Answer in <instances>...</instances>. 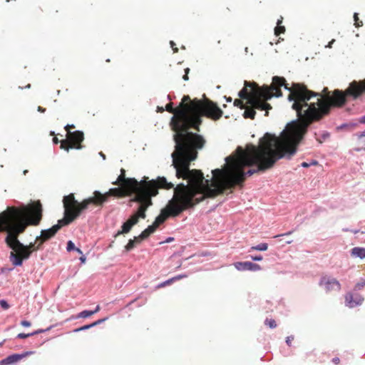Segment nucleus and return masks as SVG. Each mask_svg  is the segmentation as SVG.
<instances>
[{
  "instance_id": "1",
  "label": "nucleus",
  "mask_w": 365,
  "mask_h": 365,
  "mask_svg": "<svg viewBox=\"0 0 365 365\" xmlns=\"http://www.w3.org/2000/svg\"><path fill=\"white\" fill-rule=\"evenodd\" d=\"M302 128L297 125L287 126L279 137L265 133L258 145L249 144L244 150L237 148L235 153L225 158L224 169L212 171L213 179L203 177L202 187L207 197H215L226 189L242 185L246 175L271 169L276 162L283 158L290 159L300 143Z\"/></svg>"
},
{
  "instance_id": "2",
  "label": "nucleus",
  "mask_w": 365,
  "mask_h": 365,
  "mask_svg": "<svg viewBox=\"0 0 365 365\" xmlns=\"http://www.w3.org/2000/svg\"><path fill=\"white\" fill-rule=\"evenodd\" d=\"M42 218V205L40 201L29 206L8 207L0 213V232H6V242L14 251L10 253V260L14 266L22 265L23 260L39 250L42 245L37 237L34 242L24 245L18 240L29 225H38Z\"/></svg>"
},
{
  "instance_id": "3",
  "label": "nucleus",
  "mask_w": 365,
  "mask_h": 365,
  "mask_svg": "<svg viewBox=\"0 0 365 365\" xmlns=\"http://www.w3.org/2000/svg\"><path fill=\"white\" fill-rule=\"evenodd\" d=\"M190 97L184 96L179 106L173 108V103L165 106V110L173 114L170 126L175 132L173 140L175 143V150L172 153L173 165L178 170V175L187 170L198 155V150L202 149L206 143L205 138L188 130Z\"/></svg>"
},
{
  "instance_id": "4",
  "label": "nucleus",
  "mask_w": 365,
  "mask_h": 365,
  "mask_svg": "<svg viewBox=\"0 0 365 365\" xmlns=\"http://www.w3.org/2000/svg\"><path fill=\"white\" fill-rule=\"evenodd\" d=\"M307 90L308 99L301 103L300 113L297 112L301 122H292L287 126L297 125L302 128L300 133V142L307 132L308 126L314 121H318L329 113L331 107L341 108L346 103L348 98L356 100L365 93V78L361 81H351L345 91L335 89L331 96L323 98L319 93Z\"/></svg>"
},
{
  "instance_id": "5",
  "label": "nucleus",
  "mask_w": 365,
  "mask_h": 365,
  "mask_svg": "<svg viewBox=\"0 0 365 365\" xmlns=\"http://www.w3.org/2000/svg\"><path fill=\"white\" fill-rule=\"evenodd\" d=\"M281 86H284L286 90L289 91L288 100L294 101L292 108L300 113L301 103L309 98L307 94L310 93L303 83H293L292 86L289 87L284 77L274 76L270 86H259L255 82L245 81V86L238 95L241 99L247 100V104H254V107L257 108V110H265L264 115L268 116L272 106L267 101L273 96H282Z\"/></svg>"
},
{
  "instance_id": "6",
  "label": "nucleus",
  "mask_w": 365,
  "mask_h": 365,
  "mask_svg": "<svg viewBox=\"0 0 365 365\" xmlns=\"http://www.w3.org/2000/svg\"><path fill=\"white\" fill-rule=\"evenodd\" d=\"M190 167L187 166V170L180 175H178V170H175L176 177L187 180L188 184L180 183L173 187V198L169 200L153 223L157 228L169 217L180 215L182 212L193 208L207 197L202 187L203 173L200 170H190Z\"/></svg>"
},
{
  "instance_id": "7",
  "label": "nucleus",
  "mask_w": 365,
  "mask_h": 365,
  "mask_svg": "<svg viewBox=\"0 0 365 365\" xmlns=\"http://www.w3.org/2000/svg\"><path fill=\"white\" fill-rule=\"evenodd\" d=\"M190 120L188 130L193 129L197 132L200 131V125L202 123V117L205 116L213 120H219L223 115V111L212 101L205 98L200 100L190 98Z\"/></svg>"
},
{
  "instance_id": "8",
  "label": "nucleus",
  "mask_w": 365,
  "mask_h": 365,
  "mask_svg": "<svg viewBox=\"0 0 365 365\" xmlns=\"http://www.w3.org/2000/svg\"><path fill=\"white\" fill-rule=\"evenodd\" d=\"M173 187L174 184L168 182L165 177H158L156 179L152 180L151 185L144 186L135 193V197L132 200L140 203V205L138 210L131 217H135L137 222H138L139 218L145 219L147 209L153 205L151 197L158 194L159 189L170 190Z\"/></svg>"
},
{
  "instance_id": "9",
  "label": "nucleus",
  "mask_w": 365,
  "mask_h": 365,
  "mask_svg": "<svg viewBox=\"0 0 365 365\" xmlns=\"http://www.w3.org/2000/svg\"><path fill=\"white\" fill-rule=\"evenodd\" d=\"M63 203L64 207V217L58 220V224L51 228L42 230L41 235L37 237V241H40L41 243L43 244L44 242L53 237L61 227L69 225L81 214L75 205L76 200L73 193L64 196Z\"/></svg>"
},
{
  "instance_id": "10",
  "label": "nucleus",
  "mask_w": 365,
  "mask_h": 365,
  "mask_svg": "<svg viewBox=\"0 0 365 365\" xmlns=\"http://www.w3.org/2000/svg\"><path fill=\"white\" fill-rule=\"evenodd\" d=\"M133 192L126 188L120 186V187L110 188L108 192L102 194L99 191H94L93 196L84 199L82 202H79L76 200L75 204L81 213L86 210L90 205L95 206H101L103 204L108 200L110 197H122L131 195Z\"/></svg>"
},
{
  "instance_id": "11",
  "label": "nucleus",
  "mask_w": 365,
  "mask_h": 365,
  "mask_svg": "<svg viewBox=\"0 0 365 365\" xmlns=\"http://www.w3.org/2000/svg\"><path fill=\"white\" fill-rule=\"evenodd\" d=\"M148 179V178L145 177L144 180L138 181L135 178H126L125 175H120L117 180L113 182L112 184L114 185H120L130 192L135 193L141 190L143 187L151 185L152 180H147Z\"/></svg>"
},
{
  "instance_id": "12",
  "label": "nucleus",
  "mask_w": 365,
  "mask_h": 365,
  "mask_svg": "<svg viewBox=\"0 0 365 365\" xmlns=\"http://www.w3.org/2000/svg\"><path fill=\"white\" fill-rule=\"evenodd\" d=\"M83 140L84 134L82 131H68V133L66 135V139L61 140L60 148L66 151H68L70 149H81V143Z\"/></svg>"
},
{
  "instance_id": "13",
  "label": "nucleus",
  "mask_w": 365,
  "mask_h": 365,
  "mask_svg": "<svg viewBox=\"0 0 365 365\" xmlns=\"http://www.w3.org/2000/svg\"><path fill=\"white\" fill-rule=\"evenodd\" d=\"M319 284L327 293L332 291L339 292L341 289V285L336 279L328 276H323L320 279Z\"/></svg>"
},
{
  "instance_id": "14",
  "label": "nucleus",
  "mask_w": 365,
  "mask_h": 365,
  "mask_svg": "<svg viewBox=\"0 0 365 365\" xmlns=\"http://www.w3.org/2000/svg\"><path fill=\"white\" fill-rule=\"evenodd\" d=\"M234 266L240 271H259L261 269L260 265L251 262H237L234 264Z\"/></svg>"
},
{
  "instance_id": "15",
  "label": "nucleus",
  "mask_w": 365,
  "mask_h": 365,
  "mask_svg": "<svg viewBox=\"0 0 365 365\" xmlns=\"http://www.w3.org/2000/svg\"><path fill=\"white\" fill-rule=\"evenodd\" d=\"M31 353V352H25L24 354H15L10 355L6 358L4 359L3 360H1L0 361V365H9L17 362L22 359L23 358H24L25 356L29 355Z\"/></svg>"
},
{
  "instance_id": "16",
  "label": "nucleus",
  "mask_w": 365,
  "mask_h": 365,
  "mask_svg": "<svg viewBox=\"0 0 365 365\" xmlns=\"http://www.w3.org/2000/svg\"><path fill=\"white\" fill-rule=\"evenodd\" d=\"M137 223L138 222L137 220H135V217H132L130 216V217L123 224L121 227V231H119L115 236L119 235L120 234L128 233L130 231L132 227L136 225Z\"/></svg>"
},
{
  "instance_id": "17",
  "label": "nucleus",
  "mask_w": 365,
  "mask_h": 365,
  "mask_svg": "<svg viewBox=\"0 0 365 365\" xmlns=\"http://www.w3.org/2000/svg\"><path fill=\"white\" fill-rule=\"evenodd\" d=\"M254 106V104H247V106H245L243 114L245 118L255 119L256 115L255 110H257V108H255Z\"/></svg>"
},
{
  "instance_id": "18",
  "label": "nucleus",
  "mask_w": 365,
  "mask_h": 365,
  "mask_svg": "<svg viewBox=\"0 0 365 365\" xmlns=\"http://www.w3.org/2000/svg\"><path fill=\"white\" fill-rule=\"evenodd\" d=\"M187 276L185 275V274H180V275H177L174 277H172L160 284H159L157 287H156V289H160V288H163L165 286H168V285H170L171 284H173L174 282L175 281H178V280H180L182 278H185Z\"/></svg>"
},
{
  "instance_id": "19",
  "label": "nucleus",
  "mask_w": 365,
  "mask_h": 365,
  "mask_svg": "<svg viewBox=\"0 0 365 365\" xmlns=\"http://www.w3.org/2000/svg\"><path fill=\"white\" fill-rule=\"evenodd\" d=\"M351 255L361 259L365 258V248L356 247L351 249Z\"/></svg>"
},
{
  "instance_id": "20",
  "label": "nucleus",
  "mask_w": 365,
  "mask_h": 365,
  "mask_svg": "<svg viewBox=\"0 0 365 365\" xmlns=\"http://www.w3.org/2000/svg\"><path fill=\"white\" fill-rule=\"evenodd\" d=\"M157 227L152 224L151 225H149L145 230H144L141 234L140 235V238H147L152 233H153Z\"/></svg>"
},
{
  "instance_id": "21",
  "label": "nucleus",
  "mask_w": 365,
  "mask_h": 365,
  "mask_svg": "<svg viewBox=\"0 0 365 365\" xmlns=\"http://www.w3.org/2000/svg\"><path fill=\"white\" fill-rule=\"evenodd\" d=\"M100 309H101V308H100V306H99V305H98V306L96 307V309H95V310H93V311L84 310V311H83V312H80V313L78 314L77 317H78V318H87V317H91V315H93V314H94L97 313L98 312H99Z\"/></svg>"
},
{
  "instance_id": "22",
  "label": "nucleus",
  "mask_w": 365,
  "mask_h": 365,
  "mask_svg": "<svg viewBox=\"0 0 365 365\" xmlns=\"http://www.w3.org/2000/svg\"><path fill=\"white\" fill-rule=\"evenodd\" d=\"M345 303L349 307H354L359 304V302L354 301L353 295L351 293H348L345 295Z\"/></svg>"
},
{
  "instance_id": "23",
  "label": "nucleus",
  "mask_w": 365,
  "mask_h": 365,
  "mask_svg": "<svg viewBox=\"0 0 365 365\" xmlns=\"http://www.w3.org/2000/svg\"><path fill=\"white\" fill-rule=\"evenodd\" d=\"M103 321H104V319H99L91 324H88V325H84L81 327H79V328H77L76 329H74V332H78V331H83V330H86V329H88L94 326H96L98 324H99L101 322H102Z\"/></svg>"
},
{
  "instance_id": "24",
  "label": "nucleus",
  "mask_w": 365,
  "mask_h": 365,
  "mask_svg": "<svg viewBox=\"0 0 365 365\" xmlns=\"http://www.w3.org/2000/svg\"><path fill=\"white\" fill-rule=\"evenodd\" d=\"M41 332H43V330H37V331H34L32 333H29V334L20 333L17 335V338L26 339L29 336H34L35 334H39Z\"/></svg>"
},
{
  "instance_id": "25",
  "label": "nucleus",
  "mask_w": 365,
  "mask_h": 365,
  "mask_svg": "<svg viewBox=\"0 0 365 365\" xmlns=\"http://www.w3.org/2000/svg\"><path fill=\"white\" fill-rule=\"evenodd\" d=\"M268 248V245L267 243H261L257 246H253L251 247L252 250H259V251H266Z\"/></svg>"
},
{
  "instance_id": "26",
  "label": "nucleus",
  "mask_w": 365,
  "mask_h": 365,
  "mask_svg": "<svg viewBox=\"0 0 365 365\" xmlns=\"http://www.w3.org/2000/svg\"><path fill=\"white\" fill-rule=\"evenodd\" d=\"M264 324L271 329L277 327V323L275 320L273 319H266V320L264 321Z\"/></svg>"
},
{
  "instance_id": "27",
  "label": "nucleus",
  "mask_w": 365,
  "mask_h": 365,
  "mask_svg": "<svg viewBox=\"0 0 365 365\" xmlns=\"http://www.w3.org/2000/svg\"><path fill=\"white\" fill-rule=\"evenodd\" d=\"M285 32V27L282 25L277 26L274 29V34L276 36H279L281 34H284Z\"/></svg>"
},
{
  "instance_id": "28",
  "label": "nucleus",
  "mask_w": 365,
  "mask_h": 365,
  "mask_svg": "<svg viewBox=\"0 0 365 365\" xmlns=\"http://www.w3.org/2000/svg\"><path fill=\"white\" fill-rule=\"evenodd\" d=\"M135 246V240H130L128 242V244L125 246V249L126 251H130L133 250Z\"/></svg>"
},
{
  "instance_id": "29",
  "label": "nucleus",
  "mask_w": 365,
  "mask_h": 365,
  "mask_svg": "<svg viewBox=\"0 0 365 365\" xmlns=\"http://www.w3.org/2000/svg\"><path fill=\"white\" fill-rule=\"evenodd\" d=\"M234 106L240 108V109H244L245 108V106L241 99H235L234 101Z\"/></svg>"
},
{
  "instance_id": "30",
  "label": "nucleus",
  "mask_w": 365,
  "mask_h": 365,
  "mask_svg": "<svg viewBox=\"0 0 365 365\" xmlns=\"http://www.w3.org/2000/svg\"><path fill=\"white\" fill-rule=\"evenodd\" d=\"M66 249H67V250L68 252H71V250H75L76 247H75L74 243L72 241H71V240L68 241V243H67Z\"/></svg>"
},
{
  "instance_id": "31",
  "label": "nucleus",
  "mask_w": 365,
  "mask_h": 365,
  "mask_svg": "<svg viewBox=\"0 0 365 365\" xmlns=\"http://www.w3.org/2000/svg\"><path fill=\"white\" fill-rule=\"evenodd\" d=\"M317 164H318L317 161H316V160H313V161H312V163H306V162H303V163L301 164V165H302V167H303V168H308V167H309L310 165H317Z\"/></svg>"
},
{
  "instance_id": "32",
  "label": "nucleus",
  "mask_w": 365,
  "mask_h": 365,
  "mask_svg": "<svg viewBox=\"0 0 365 365\" xmlns=\"http://www.w3.org/2000/svg\"><path fill=\"white\" fill-rule=\"evenodd\" d=\"M0 306L4 309H8L9 308V304L4 299L0 300Z\"/></svg>"
},
{
  "instance_id": "33",
  "label": "nucleus",
  "mask_w": 365,
  "mask_h": 365,
  "mask_svg": "<svg viewBox=\"0 0 365 365\" xmlns=\"http://www.w3.org/2000/svg\"><path fill=\"white\" fill-rule=\"evenodd\" d=\"M354 21H355V25L356 27H359V26H361L363 25L362 24V21H359V17H358V14H354Z\"/></svg>"
},
{
  "instance_id": "34",
  "label": "nucleus",
  "mask_w": 365,
  "mask_h": 365,
  "mask_svg": "<svg viewBox=\"0 0 365 365\" xmlns=\"http://www.w3.org/2000/svg\"><path fill=\"white\" fill-rule=\"evenodd\" d=\"M329 137V134L328 133H325L322 135V140H321L320 138H316L317 140L319 143H322L323 140H326L327 138Z\"/></svg>"
},
{
  "instance_id": "35",
  "label": "nucleus",
  "mask_w": 365,
  "mask_h": 365,
  "mask_svg": "<svg viewBox=\"0 0 365 365\" xmlns=\"http://www.w3.org/2000/svg\"><path fill=\"white\" fill-rule=\"evenodd\" d=\"M294 336H287L286 339L287 344L290 346L292 345V341L294 340Z\"/></svg>"
},
{
  "instance_id": "36",
  "label": "nucleus",
  "mask_w": 365,
  "mask_h": 365,
  "mask_svg": "<svg viewBox=\"0 0 365 365\" xmlns=\"http://www.w3.org/2000/svg\"><path fill=\"white\" fill-rule=\"evenodd\" d=\"M170 43L173 52L177 53L178 51V48H177L176 44L173 41H171Z\"/></svg>"
},
{
  "instance_id": "37",
  "label": "nucleus",
  "mask_w": 365,
  "mask_h": 365,
  "mask_svg": "<svg viewBox=\"0 0 365 365\" xmlns=\"http://www.w3.org/2000/svg\"><path fill=\"white\" fill-rule=\"evenodd\" d=\"M190 71V68H187L185 69V75L182 76V78L185 80V81H187L189 79L188 78V73Z\"/></svg>"
},
{
  "instance_id": "38",
  "label": "nucleus",
  "mask_w": 365,
  "mask_h": 365,
  "mask_svg": "<svg viewBox=\"0 0 365 365\" xmlns=\"http://www.w3.org/2000/svg\"><path fill=\"white\" fill-rule=\"evenodd\" d=\"M21 324L23 326V327H29L31 326V322H29V321H26V320H23L21 322Z\"/></svg>"
},
{
  "instance_id": "39",
  "label": "nucleus",
  "mask_w": 365,
  "mask_h": 365,
  "mask_svg": "<svg viewBox=\"0 0 365 365\" xmlns=\"http://www.w3.org/2000/svg\"><path fill=\"white\" fill-rule=\"evenodd\" d=\"M145 238H140V235L135 237L133 240H135V244L140 243L142 240H145Z\"/></svg>"
},
{
  "instance_id": "40",
  "label": "nucleus",
  "mask_w": 365,
  "mask_h": 365,
  "mask_svg": "<svg viewBox=\"0 0 365 365\" xmlns=\"http://www.w3.org/2000/svg\"><path fill=\"white\" fill-rule=\"evenodd\" d=\"M364 286H365V280L360 283H357L356 284V288H357L358 289H360L361 288L364 287Z\"/></svg>"
},
{
  "instance_id": "41",
  "label": "nucleus",
  "mask_w": 365,
  "mask_h": 365,
  "mask_svg": "<svg viewBox=\"0 0 365 365\" xmlns=\"http://www.w3.org/2000/svg\"><path fill=\"white\" fill-rule=\"evenodd\" d=\"M74 128V125H67L65 126V130L67 131V133H68V131H71V129Z\"/></svg>"
},
{
  "instance_id": "42",
  "label": "nucleus",
  "mask_w": 365,
  "mask_h": 365,
  "mask_svg": "<svg viewBox=\"0 0 365 365\" xmlns=\"http://www.w3.org/2000/svg\"><path fill=\"white\" fill-rule=\"evenodd\" d=\"M251 258L254 261H261V260H262V256L251 257Z\"/></svg>"
},
{
  "instance_id": "43",
  "label": "nucleus",
  "mask_w": 365,
  "mask_h": 365,
  "mask_svg": "<svg viewBox=\"0 0 365 365\" xmlns=\"http://www.w3.org/2000/svg\"><path fill=\"white\" fill-rule=\"evenodd\" d=\"M332 362L335 364H339L340 363V359L338 357H335L332 359Z\"/></svg>"
},
{
  "instance_id": "44",
  "label": "nucleus",
  "mask_w": 365,
  "mask_h": 365,
  "mask_svg": "<svg viewBox=\"0 0 365 365\" xmlns=\"http://www.w3.org/2000/svg\"><path fill=\"white\" fill-rule=\"evenodd\" d=\"M37 110L41 113H44L46 111V109L44 108H42L41 106H38Z\"/></svg>"
},
{
  "instance_id": "45",
  "label": "nucleus",
  "mask_w": 365,
  "mask_h": 365,
  "mask_svg": "<svg viewBox=\"0 0 365 365\" xmlns=\"http://www.w3.org/2000/svg\"><path fill=\"white\" fill-rule=\"evenodd\" d=\"M53 143H54V144H58V143H61V141H59V140H58V138H56V137H54V138H53Z\"/></svg>"
},
{
  "instance_id": "46",
  "label": "nucleus",
  "mask_w": 365,
  "mask_h": 365,
  "mask_svg": "<svg viewBox=\"0 0 365 365\" xmlns=\"http://www.w3.org/2000/svg\"><path fill=\"white\" fill-rule=\"evenodd\" d=\"M282 20H283V17L280 16V19L277 20V26L281 25V24L282 23Z\"/></svg>"
},
{
  "instance_id": "47",
  "label": "nucleus",
  "mask_w": 365,
  "mask_h": 365,
  "mask_svg": "<svg viewBox=\"0 0 365 365\" xmlns=\"http://www.w3.org/2000/svg\"><path fill=\"white\" fill-rule=\"evenodd\" d=\"M359 122L361 123H365V115L362 116L360 118Z\"/></svg>"
},
{
  "instance_id": "48",
  "label": "nucleus",
  "mask_w": 365,
  "mask_h": 365,
  "mask_svg": "<svg viewBox=\"0 0 365 365\" xmlns=\"http://www.w3.org/2000/svg\"><path fill=\"white\" fill-rule=\"evenodd\" d=\"M80 260H81V262L82 263H84V262H86V257H85V256H83H83H81V257H80Z\"/></svg>"
},
{
  "instance_id": "49",
  "label": "nucleus",
  "mask_w": 365,
  "mask_h": 365,
  "mask_svg": "<svg viewBox=\"0 0 365 365\" xmlns=\"http://www.w3.org/2000/svg\"><path fill=\"white\" fill-rule=\"evenodd\" d=\"M120 175H125V169H123V168L120 169Z\"/></svg>"
},
{
  "instance_id": "50",
  "label": "nucleus",
  "mask_w": 365,
  "mask_h": 365,
  "mask_svg": "<svg viewBox=\"0 0 365 365\" xmlns=\"http://www.w3.org/2000/svg\"><path fill=\"white\" fill-rule=\"evenodd\" d=\"M292 231H290V232H287V233H286V234L280 235V236H282V235H291V234H292ZM279 237V235H276L274 237Z\"/></svg>"
},
{
  "instance_id": "51",
  "label": "nucleus",
  "mask_w": 365,
  "mask_h": 365,
  "mask_svg": "<svg viewBox=\"0 0 365 365\" xmlns=\"http://www.w3.org/2000/svg\"><path fill=\"white\" fill-rule=\"evenodd\" d=\"M227 102H231L232 101L231 97H225Z\"/></svg>"
},
{
  "instance_id": "52",
  "label": "nucleus",
  "mask_w": 365,
  "mask_h": 365,
  "mask_svg": "<svg viewBox=\"0 0 365 365\" xmlns=\"http://www.w3.org/2000/svg\"><path fill=\"white\" fill-rule=\"evenodd\" d=\"M334 42V39H333L331 41H330L327 46L329 48H331V44Z\"/></svg>"
},
{
  "instance_id": "53",
  "label": "nucleus",
  "mask_w": 365,
  "mask_h": 365,
  "mask_svg": "<svg viewBox=\"0 0 365 365\" xmlns=\"http://www.w3.org/2000/svg\"><path fill=\"white\" fill-rule=\"evenodd\" d=\"M75 250H76L77 252H78L79 254H81V255H82V254H83L82 251H81L79 248H76V247Z\"/></svg>"
},
{
  "instance_id": "54",
  "label": "nucleus",
  "mask_w": 365,
  "mask_h": 365,
  "mask_svg": "<svg viewBox=\"0 0 365 365\" xmlns=\"http://www.w3.org/2000/svg\"><path fill=\"white\" fill-rule=\"evenodd\" d=\"M364 136H365V132H363V133H360V134L359 135V138H361V137H364Z\"/></svg>"
},
{
  "instance_id": "55",
  "label": "nucleus",
  "mask_w": 365,
  "mask_h": 365,
  "mask_svg": "<svg viewBox=\"0 0 365 365\" xmlns=\"http://www.w3.org/2000/svg\"><path fill=\"white\" fill-rule=\"evenodd\" d=\"M158 109L160 111V112H163L164 110L163 108H160L158 107Z\"/></svg>"
},
{
  "instance_id": "56",
  "label": "nucleus",
  "mask_w": 365,
  "mask_h": 365,
  "mask_svg": "<svg viewBox=\"0 0 365 365\" xmlns=\"http://www.w3.org/2000/svg\"><path fill=\"white\" fill-rule=\"evenodd\" d=\"M173 240V238L170 237V238H168V239L167 240V241H166V242H171Z\"/></svg>"
},
{
  "instance_id": "57",
  "label": "nucleus",
  "mask_w": 365,
  "mask_h": 365,
  "mask_svg": "<svg viewBox=\"0 0 365 365\" xmlns=\"http://www.w3.org/2000/svg\"><path fill=\"white\" fill-rule=\"evenodd\" d=\"M323 92H324V93L327 92V88H324L323 90Z\"/></svg>"
},
{
  "instance_id": "58",
  "label": "nucleus",
  "mask_w": 365,
  "mask_h": 365,
  "mask_svg": "<svg viewBox=\"0 0 365 365\" xmlns=\"http://www.w3.org/2000/svg\"><path fill=\"white\" fill-rule=\"evenodd\" d=\"M30 87H31V85H30V84H28V85L26 86V88H29Z\"/></svg>"
},
{
  "instance_id": "59",
  "label": "nucleus",
  "mask_w": 365,
  "mask_h": 365,
  "mask_svg": "<svg viewBox=\"0 0 365 365\" xmlns=\"http://www.w3.org/2000/svg\"><path fill=\"white\" fill-rule=\"evenodd\" d=\"M353 232H354V234H356V233H358V231L355 230V231H354Z\"/></svg>"
},
{
  "instance_id": "60",
  "label": "nucleus",
  "mask_w": 365,
  "mask_h": 365,
  "mask_svg": "<svg viewBox=\"0 0 365 365\" xmlns=\"http://www.w3.org/2000/svg\"><path fill=\"white\" fill-rule=\"evenodd\" d=\"M101 157H103V158H105V155L101 154Z\"/></svg>"
},
{
  "instance_id": "61",
  "label": "nucleus",
  "mask_w": 365,
  "mask_h": 365,
  "mask_svg": "<svg viewBox=\"0 0 365 365\" xmlns=\"http://www.w3.org/2000/svg\"><path fill=\"white\" fill-rule=\"evenodd\" d=\"M101 157H103V158H105V155L101 154Z\"/></svg>"
},
{
  "instance_id": "62",
  "label": "nucleus",
  "mask_w": 365,
  "mask_h": 365,
  "mask_svg": "<svg viewBox=\"0 0 365 365\" xmlns=\"http://www.w3.org/2000/svg\"><path fill=\"white\" fill-rule=\"evenodd\" d=\"M6 1L7 2H9V1H10V0H6Z\"/></svg>"
}]
</instances>
